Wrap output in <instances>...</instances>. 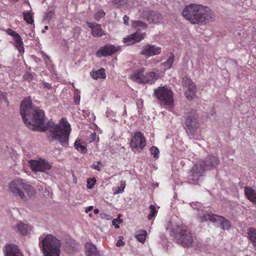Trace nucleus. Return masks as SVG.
<instances>
[{
    "mask_svg": "<svg viewBox=\"0 0 256 256\" xmlns=\"http://www.w3.org/2000/svg\"><path fill=\"white\" fill-rule=\"evenodd\" d=\"M160 77L159 74L155 72H148L144 74L143 84H152Z\"/></svg>",
    "mask_w": 256,
    "mask_h": 256,
    "instance_id": "18",
    "label": "nucleus"
},
{
    "mask_svg": "<svg viewBox=\"0 0 256 256\" xmlns=\"http://www.w3.org/2000/svg\"><path fill=\"white\" fill-rule=\"evenodd\" d=\"M204 164L202 160H200L197 164H195L192 170V174L202 176L206 170Z\"/></svg>",
    "mask_w": 256,
    "mask_h": 256,
    "instance_id": "22",
    "label": "nucleus"
},
{
    "mask_svg": "<svg viewBox=\"0 0 256 256\" xmlns=\"http://www.w3.org/2000/svg\"><path fill=\"white\" fill-rule=\"evenodd\" d=\"M9 190L16 197H19L25 200L26 197L23 190L29 196H32L34 193V188L32 186L25 183L22 178H18L12 181L9 184Z\"/></svg>",
    "mask_w": 256,
    "mask_h": 256,
    "instance_id": "4",
    "label": "nucleus"
},
{
    "mask_svg": "<svg viewBox=\"0 0 256 256\" xmlns=\"http://www.w3.org/2000/svg\"><path fill=\"white\" fill-rule=\"evenodd\" d=\"M121 222H122V220L118 218L114 219L112 220V225H114V226L116 228H117V229L119 228L120 226H119L118 224Z\"/></svg>",
    "mask_w": 256,
    "mask_h": 256,
    "instance_id": "40",
    "label": "nucleus"
},
{
    "mask_svg": "<svg viewBox=\"0 0 256 256\" xmlns=\"http://www.w3.org/2000/svg\"><path fill=\"white\" fill-rule=\"evenodd\" d=\"M202 221H210L212 222H220V228L223 230H228L230 227L229 221L224 216L214 214H204L202 218Z\"/></svg>",
    "mask_w": 256,
    "mask_h": 256,
    "instance_id": "8",
    "label": "nucleus"
},
{
    "mask_svg": "<svg viewBox=\"0 0 256 256\" xmlns=\"http://www.w3.org/2000/svg\"><path fill=\"white\" fill-rule=\"evenodd\" d=\"M96 136V132H93V133L91 134L90 136V142H92L95 140Z\"/></svg>",
    "mask_w": 256,
    "mask_h": 256,
    "instance_id": "45",
    "label": "nucleus"
},
{
    "mask_svg": "<svg viewBox=\"0 0 256 256\" xmlns=\"http://www.w3.org/2000/svg\"><path fill=\"white\" fill-rule=\"evenodd\" d=\"M244 194L250 201L256 198V190L251 187L246 186L244 188Z\"/></svg>",
    "mask_w": 256,
    "mask_h": 256,
    "instance_id": "25",
    "label": "nucleus"
},
{
    "mask_svg": "<svg viewBox=\"0 0 256 256\" xmlns=\"http://www.w3.org/2000/svg\"><path fill=\"white\" fill-rule=\"evenodd\" d=\"M182 84L183 86L188 88L192 86H195L194 82L192 81V80L188 78L185 77L182 79Z\"/></svg>",
    "mask_w": 256,
    "mask_h": 256,
    "instance_id": "32",
    "label": "nucleus"
},
{
    "mask_svg": "<svg viewBox=\"0 0 256 256\" xmlns=\"http://www.w3.org/2000/svg\"><path fill=\"white\" fill-rule=\"evenodd\" d=\"M28 163L30 168L34 172H44L52 167L48 161L40 158L38 160H29Z\"/></svg>",
    "mask_w": 256,
    "mask_h": 256,
    "instance_id": "10",
    "label": "nucleus"
},
{
    "mask_svg": "<svg viewBox=\"0 0 256 256\" xmlns=\"http://www.w3.org/2000/svg\"><path fill=\"white\" fill-rule=\"evenodd\" d=\"M184 116L186 121L184 128L188 134H194L198 127L196 111L192 109L188 110L185 112Z\"/></svg>",
    "mask_w": 256,
    "mask_h": 256,
    "instance_id": "7",
    "label": "nucleus"
},
{
    "mask_svg": "<svg viewBox=\"0 0 256 256\" xmlns=\"http://www.w3.org/2000/svg\"><path fill=\"white\" fill-rule=\"evenodd\" d=\"M20 113L28 128L41 132L49 129L52 140H58L63 146H68L71 128L66 118L60 119L59 124H56L52 122L46 124L44 110L33 106L31 100H24L21 102Z\"/></svg>",
    "mask_w": 256,
    "mask_h": 256,
    "instance_id": "1",
    "label": "nucleus"
},
{
    "mask_svg": "<svg viewBox=\"0 0 256 256\" xmlns=\"http://www.w3.org/2000/svg\"><path fill=\"white\" fill-rule=\"evenodd\" d=\"M170 234L178 244L184 247L191 246L194 242L192 233L188 227L183 224L172 228Z\"/></svg>",
    "mask_w": 256,
    "mask_h": 256,
    "instance_id": "3",
    "label": "nucleus"
},
{
    "mask_svg": "<svg viewBox=\"0 0 256 256\" xmlns=\"http://www.w3.org/2000/svg\"><path fill=\"white\" fill-rule=\"evenodd\" d=\"M150 150L151 154L153 155L154 158H158V154L160 153V151L157 147L155 146H152L150 148Z\"/></svg>",
    "mask_w": 256,
    "mask_h": 256,
    "instance_id": "35",
    "label": "nucleus"
},
{
    "mask_svg": "<svg viewBox=\"0 0 256 256\" xmlns=\"http://www.w3.org/2000/svg\"><path fill=\"white\" fill-rule=\"evenodd\" d=\"M247 234L253 246L256 248V228L250 227L248 230Z\"/></svg>",
    "mask_w": 256,
    "mask_h": 256,
    "instance_id": "24",
    "label": "nucleus"
},
{
    "mask_svg": "<svg viewBox=\"0 0 256 256\" xmlns=\"http://www.w3.org/2000/svg\"><path fill=\"white\" fill-rule=\"evenodd\" d=\"M124 244H125V242L120 240H118L116 244V246L118 247L120 246H124Z\"/></svg>",
    "mask_w": 256,
    "mask_h": 256,
    "instance_id": "46",
    "label": "nucleus"
},
{
    "mask_svg": "<svg viewBox=\"0 0 256 256\" xmlns=\"http://www.w3.org/2000/svg\"><path fill=\"white\" fill-rule=\"evenodd\" d=\"M250 202H251L253 205L256 208V198L252 199V200H250Z\"/></svg>",
    "mask_w": 256,
    "mask_h": 256,
    "instance_id": "48",
    "label": "nucleus"
},
{
    "mask_svg": "<svg viewBox=\"0 0 256 256\" xmlns=\"http://www.w3.org/2000/svg\"><path fill=\"white\" fill-rule=\"evenodd\" d=\"M5 253L6 256H23L20 252L18 246L14 244L6 246Z\"/></svg>",
    "mask_w": 256,
    "mask_h": 256,
    "instance_id": "19",
    "label": "nucleus"
},
{
    "mask_svg": "<svg viewBox=\"0 0 256 256\" xmlns=\"http://www.w3.org/2000/svg\"><path fill=\"white\" fill-rule=\"evenodd\" d=\"M42 84L44 88L48 90H50L52 88V84H50L48 82H44Z\"/></svg>",
    "mask_w": 256,
    "mask_h": 256,
    "instance_id": "43",
    "label": "nucleus"
},
{
    "mask_svg": "<svg viewBox=\"0 0 256 256\" xmlns=\"http://www.w3.org/2000/svg\"><path fill=\"white\" fill-rule=\"evenodd\" d=\"M161 52L162 48L154 44H148L142 46L140 54L148 58L154 56L158 55Z\"/></svg>",
    "mask_w": 256,
    "mask_h": 256,
    "instance_id": "11",
    "label": "nucleus"
},
{
    "mask_svg": "<svg viewBox=\"0 0 256 256\" xmlns=\"http://www.w3.org/2000/svg\"><path fill=\"white\" fill-rule=\"evenodd\" d=\"M86 256H100L99 252L95 245L92 242H86L85 246Z\"/></svg>",
    "mask_w": 256,
    "mask_h": 256,
    "instance_id": "21",
    "label": "nucleus"
},
{
    "mask_svg": "<svg viewBox=\"0 0 256 256\" xmlns=\"http://www.w3.org/2000/svg\"><path fill=\"white\" fill-rule=\"evenodd\" d=\"M133 26H140L144 29L146 28V24L142 21L137 20L134 22Z\"/></svg>",
    "mask_w": 256,
    "mask_h": 256,
    "instance_id": "38",
    "label": "nucleus"
},
{
    "mask_svg": "<svg viewBox=\"0 0 256 256\" xmlns=\"http://www.w3.org/2000/svg\"><path fill=\"white\" fill-rule=\"evenodd\" d=\"M93 208H94L92 206H90L84 210V212L86 214H88L89 212L92 211L93 210Z\"/></svg>",
    "mask_w": 256,
    "mask_h": 256,
    "instance_id": "47",
    "label": "nucleus"
},
{
    "mask_svg": "<svg viewBox=\"0 0 256 256\" xmlns=\"http://www.w3.org/2000/svg\"><path fill=\"white\" fill-rule=\"evenodd\" d=\"M182 16L192 24L204 26L214 20L213 11L208 6L192 4L185 7Z\"/></svg>",
    "mask_w": 256,
    "mask_h": 256,
    "instance_id": "2",
    "label": "nucleus"
},
{
    "mask_svg": "<svg viewBox=\"0 0 256 256\" xmlns=\"http://www.w3.org/2000/svg\"><path fill=\"white\" fill-rule=\"evenodd\" d=\"M74 146L79 152L82 154H86L87 152V148L84 145L82 144L80 140H76L74 142Z\"/></svg>",
    "mask_w": 256,
    "mask_h": 256,
    "instance_id": "30",
    "label": "nucleus"
},
{
    "mask_svg": "<svg viewBox=\"0 0 256 256\" xmlns=\"http://www.w3.org/2000/svg\"><path fill=\"white\" fill-rule=\"evenodd\" d=\"M142 16L150 23L158 22L162 20L161 14L156 12L144 10Z\"/></svg>",
    "mask_w": 256,
    "mask_h": 256,
    "instance_id": "16",
    "label": "nucleus"
},
{
    "mask_svg": "<svg viewBox=\"0 0 256 256\" xmlns=\"http://www.w3.org/2000/svg\"><path fill=\"white\" fill-rule=\"evenodd\" d=\"M126 183L125 182H123L121 183L120 186V187H118V191L117 193H122L126 188Z\"/></svg>",
    "mask_w": 256,
    "mask_h": 256,
    "instance_id": "41",
    "label": "nucleus"
},
{
    "mask_svg": "<svg viewBox=\"0 0 256 256\" xmlns=\"http://www.w3.org/2000/svg\"><path fill=\"white\" fill-rule=\"evenodd\" d=\"M16 228L19 233L22 235H26L29 230L28 226L22 222L17 224Z\"/></svg>",
    "mask_w": 256,
    "mask_h": 256,
    "instance_id": "28",
    "label": "nucleus"
},
{
    "mask_svg": "<svg viewBox=\"0 0 256 256\" xmlns=\"http://www.w3.org/2000/svg\"><path fill=\"white\" fill-rule=\"evenodd\" d=\"M145 34L144 32H142L140 29H138L136 32L124 38V43L127 45H131L140 42L144 39Z\"/></svg>",
    "mask_w": 256,
    "mask_h": 256,
    "instance_id": "13",
    "label": "nucleus"
},
{
    "mask_svg": "<svg viewBox=\"0 0 256 256\" xmlns=\"http://www.w3.org/2000/svg\"><path fill=\"white\" fill-rule=\"evenodd\" d=\"M120 46H116L114 45L107 44L100 48L96 52V54L97 57H106L112 56L116 52L119 50Z\"/></svg>",
    "mask_w": 256,
    "mask_h": 256,
    "instance_id": "12",
    "label": "nucleus"
},
{
    "mask_svg": "<svg viewBox=\"0 0 256 256\" xmlns=\"http://www.w3.org/2000/svg\"><path fill=\"white\" fill-rule=\"evenodd\" d=\"M100 211L98 209H94V214H98L99 213Z\"/></svg>",
    "mask_w": 256,
    "mask_h": 256,
    "instance_id": "50",
    "label": "nucleus"
},
{
    "mask_svg": "<svg viewBox=\"0 0 256 256\" xmlns=\"http://www.w3.org/2000/svg\"><path fill=\"white\" fill-rule=\"evenodd\" d=\"M130 144L132 150L138 148L144 149L146 146V140L144 134L140 132H135L131 138Z\"/></svg>",
    "mask_w": 256,
    "mask_h": 256,
    "instance_id": "9",
    "label": "nucleus"
},
{
    "mask_svg": "<svg viewBox=\"0 0 256 256\" xmlns=\"http://www.w3.org/2000/svg\"><path fill=\"white\" fill-rule=\"evenodd\" d=\"M112 2L116 8H119L125 4L126 0H113Z\"/></svg>",
    "mask_w": 256,
    "mask_h": 256,
    "instance_id": "39",
    "label": "nucleus"
},
{
    "mask_svg": "<svg viewBox=\"0 0 256 256\" xmlns=\"http://www.w3.org/2000/svg\"><path fill=\"white\" fill-rule=\"evenodd\" d=\"M89 216H90V217H92V214H89Z\"/></svg>",
    "mask_w": 256,
    "mask_h": 256,
    "instance_id": "53",
    "label": "nucleus"
},
{
    "mask_svg": "<svg viewBox=\"0 0 256 256\" xmlns=\"http://www.w3.org/2000/svg\"><path fill=\"white\" fill-rule=\"evenodd\" d=\"M97 163L98 164H92L91 166V168L94 170L100 172L101 170V168L99 166L98 164H100L101 162H98Z\"/></svg>",
    "mask_w": 256,
    "mask_h": 256,
    "instance_id": "42",
    "label": "nucleus"
},
{
    "mask_svg": "<svg viewBox=\"0 0 256 256\" xmlns=\"http://www.w3.org/2000/svg\"><path fill=\"white\" fill-rule=\"evenodd\" d=\"M86 24L91 30V34L94 37H101L106 34V32L104 30L100 24L92 22H86Z\"/></svg>",
    "mask_w": 256,
    "mask_h": 256,
    "instance_id": "14",
    "label": "nucleus"
},
{
    "mask_svg": "<svg viewBox=\"0 0 256 256\" xmlns=\"http://www.w3.org/2000/svg\"><path fill=\"white\" fill-rule=\"evenodd\" d=\"M153 60V62H153L154 64H156V63H158V62H159L162 61L161 60H156V59H154V60Z\"/></svg>",
    "mask_w": 256,
    "mask_h": 256,
    "instance_id": "49",
    "label": "nucleus"
},
{
    "mask_svg": "<svg viewBox=\"0 0 256 256\" xmlns=\"http://www.w3.org/2000/svg\"><path fill=\"white\" fill-rule=\"evenodd\" d=\"M174 61V56L171 54L170 56L166 60V62L161 63V66H163L164 69H170L172 66Z\"/></svg>",
    "mask_w": 256,
    "mask_h": 256,
    "instance_id": "29",
    "label": "nucleus"
},
{
    "mask_svg": "<svg viewBox=\"0 0 256 256\" xmlns=\"http://www.w3.org/2000/svg\"><path fill=\"white\" fill-rule=\"evenodd\" d=\"M123 20L124 21V23L126 25H128V21H129V17L126 15H124L123 17Z\"/></svg>",
    "mask_w": 256,
    "mask_h": 256,
    "instance_id": "44",
    "label": "nucleus"
},
{
    "mask_svg": "<svg viewBox=\"0 0 256 256\" xmlns=\"http://www.w3.org/2000/svg\"><path fill=\"white\" fill-rule=\"evenodd\" d=\"M40 244L44 256H60L61 242L55 236L51 234L46 235Z\"/></svg>",
    "mask_w": 256,
    "mask_h": 256,
    "instance_id": "5",
    "label": "nucleus"
},
{
    "mask_svg": "<svg viewBox=\"0 0 256 256\" xmlns=\"http://www.w3.org/2000/svg\"><path fill=\"white\" fill-rule=\"evenodd\" d=\"M144 71L145 68L144 67H142L132 74L130 78L134 82H138L140 84H143V78H144Z\"/></svg>",
    "mask_w": 256,
    "mask_h": 256,
    "instance_id": "20",
    "label": "nucleus"
},
{
    "mask_svg": "<svg viewBox=\"0 0 256 256\" xmlns=\"http://www.w3.org/2000/svg\"><path fill=\"white\" fill-rule=\"evenodd\" d=\"M24 20L28 24H32L34 22V13L31 11H25L22 13Z\"/></svg>",
    "mask_w": 256,
    "mask_h": 256,
    "instance_id": "26",
    "label": "nucleus"
},
{
    "mask_svg": "<svg viewBox=\"0 0 256 256\" xmlns=\"http://www.w3.org/2000/svg\"><path fill=\"white\" fill-rule=\"evenodd\" d=\"M106 15L105 12L103 10H100L98 11L94 14V18L96 20H100L102 18H104Z\"/></svg>",
    "mask_w": 256,
    "mask_h": 256,
    "instance_id": "34",
    "label": "nucleus"
},
{
    "mask_svg": "<svg viewBox=\"0 0 256 256\" xmlns=\"http://www.w3.org/2000/svg\"><path fill=\"white\" fill-rule=\"evenodd\" d=\"M173 92L166 86H159L154 90V94L161 104L172 108L174 106Z\"/></svg>",
    "mask_w": 256,
    "mask_h": 256,
    "instance_id": "6",
    "label": "nucleus"
},
{
    "mask_svg": "<svg viewBox=\"0 0 256 256\" xmlns=\"http://www.w3.org/2000/svg\"><path fill=\"white\" fill-rule=\"evenodd\" d=\"M44 56H46V58H48V56L45 55L44 54Z\"/></svg>",
    "mask_w": 256,
    "mask_h": 256,
    "instance_id": "52",
    "label": "nucleus"
},
{
    "mask_svg": "<svg viewBox=\"0 0 256 256\" xmlns=\"http://www.w3.org/2000/svg\"><path fill=\"white\" fill-rule=\"evenodd\" d=\"M6 32L8 34L14 37L16 42V46L20 52H24V43L20 35L16 32L12 30L10 28H8L6 30Z\"/></svg>",
    "mask_w": 256,
    "mask_h": 256,
    "instance_id": "15",
    "label": "nucleus"
},
{
    "mask_svg": "<svg viewBox=\"0 0 256 256\" xmlns=\"http://www.w3.org/2000/svg\"><path fill=\"white\" fill-rule=\"evenodd\" d=\"M96 182V178H88L87 180V188L88 189H92L94 187L95 184Z\"/></svg>",
    "mask_w": 256,
    "mask_h": 256,
    "instance_id": "36",
    "label": "nucleus"
},
{
    "mask_svg": "<svg viewBox=\"0 0 256 256\" xmlns=\"http://www.w3.org/2000/svg\"><path fill=\"white\" fill-rule=\"evenodd\" d=\"M90 76L94 80H98V78H106V74L105 72V69L101 68L96 70H92L90 72Z\"/></svg>",
    "mask_w": 256,
    "mask_h": 256,
    "instance_id": "23",
    "label": "nucleus"
},
{
    "mask_svg": "<svg viewBox=\"0 0 256 256\" xmlns=\"http://www.w3.org/2000/svg\"><path fill=\"white\" fill-rule=\"evenodd\" d=\"M54 15V12L52 10L48 11L44 16V20L50 21Z\"/></svg>",
    "mask_w": 256,
    "mask_h": 256,
    "instance_id": "37",
    "label": "nucleus"
},
{
    "mask_svg": "<svg viewBox=\"0 0 256 256\" xmlns=\"http://www.w3.org/2000/svg\"><path fill=\"white\" fill-rule=\"evenodd\" d=\"M149 208L150 210V212L148 215V220H152V218L156 215L157 212L156 210V207L154 205H150V206H149Z\"/></svg>",
    "mask_w": 256,
    "mask_h": 256,
    "instance_id": "33",
    "label": "nucleus"
},
{
    "mask_svg": "<svg viewBox=\"0 0 256 256\" xmlns=\"http://www.w3.org/2000/svg\"><path fill=\"white\" fill-rule=\"evenodd\" d=\"M44 29L45 30H48V26H44Z\"/></svg>",
    "mask_w": 256,
    "mask_h": 256,
    "instance_id": "51",
    "label": "nucleus"
},
{
    "mask_svg": "<svg viewBox=\"0 0 256 256\" xmlns=\"http://www.w3.org/2000/svg\"><path fill=\"white\" fill-rule=\"evenodd\" d=\"M186 88L187 89L185 92V96L186 98L188 100H192L196 96V86H192Z\"/></svg>",
    "mask_w": 256,
    "mask_h": 256,
    "instance_id": "27",
    "label": "nucleus"
},
{
    "mask_svg": "<svg viewBox=\"0 0 256 256\" xmlns=\"http://www.w3.org/2000/svg\"><path fill=\"white\" fill-rule=\"evenodd\" d=\"M147 236V232L145 230H141L139 233L136 234L135 237L137 238L138 242L144 243L146 240V236Z\"/></svg>",
    "mask_w": 256,
    "mask_h": 256,
    "instance_id": "31",
    "label": "nucleus"
},
{
    "mask_svg": "<svg viewBox=\"0 0 256 256\" xmlns=\"http://www.w3.org/2000/svg\"><path fill=\"white\" fill-rule=\"evenodd\" d=\"M219 160L215 156L210 155L202 162L206 170L216 168L219 164Z\"/></svg>",
    "mask_w": 256,
    "mask_h": 256,
    "instance_id": "17",
    "label": "nucleus"
}]
</instances>
